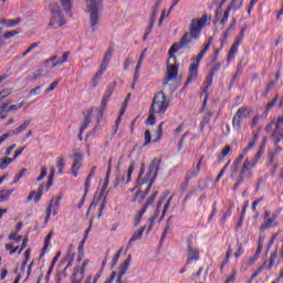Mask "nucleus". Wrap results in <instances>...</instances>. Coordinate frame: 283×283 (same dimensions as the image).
Instances as JSON below:
<instances>
[{
  "label": "nucleus",
  "mask_w": 283,
  "mask_h": 283,
  "mask_svg": "<svg viewBox=\"0 0 283 283\" xmlns=\"http://www.w3.org/2000/svg\"><path fill=\"white\" fill-rule=\"evenodd\" d=\"M213 17L209 13H205L201 18L192 19L188 27V32L184 33L179 42H175L168 50V63H167V80L164 81V85H167L172 78L178 77V59L176 53L180 52L187 45H190L193 41H200L202 36V30L208 25H211Z\"/></svg>",
  "instance_id": "1"
},
{
  "label": "nucleus",
  "mask_w": 283,
  "mask_h": 283,
  "mask_svg": "<svg viewBox=\"0 0 283 283\" xmlns=\"http://www.w3.org/2000/svg\"><path fill=\"white\" fill-rule=\"evenodd\" d=\"M158 171H160V160L158 159H153V161L149 165L148 172L145 176V164L142 165L138 178H137V185L136 187H143V185H148L146 190L143 191H137L135 193V197L133 199V202H139V205L147 198V193L151 191V185L156 182V178H158Z\"/></svg>",
  "instance_id": "2"
},
{
  "label": "nucleus",
  "mask_w": 283,
  "mask_h": 283,
  "mask_svg": "<svg viewBox=\"0 0 283 283\" xmlns=\"http://www.w3.org/2000/svg\"><path fill=\"white\" fill-rule=\"evenodd\" d=\"M87 12L90 13L91 30L94 32L101 21V10H103V0H86Z\"/></svg>",
  "instance_id": "3"
},
{
  "label": "nucleus",
  "mask_w": 283,
  "mask_h": 283,
  "mask_svg": "<svg viewBox=\"0 0 283 283\" xmlns=\"http://www.w3.org/2000/svg\"><path fill=\"white\" fill-rule=\"evenodd\" d=\"M168 108H169V101H167V95H165V92L163 91L157 92L153 98L149 113L158 114L159 116H163V114H165V112H167Z\"/></svg>",
  "instance_id": "4"
},
{
  "label": "nucleus",
  "mask_w": 283,
  "mask_h": 283,
  "mask_svg": "<svg viewBox=\"0 0 283 283\" xmlns=\"http://www.w3.org/2000/svg\"><path fill=\"white\" fill-rule=\"evenodd\" d=\"M61 200L63 197L61 195L53 197L46 206L44 224L50 222V218L59 214V209H61Z\"/></svg>",
  "instance_id": "5"
},
{
  "label": "nucleus",
  "mask_w": 283,
  "mask_h": 283,
  "mask_svg": "<svg viewBox=\"0 0 283 283\" xmlns=\"http://www.w3.org/2000/svg\"><path fill=\"white\" fill-rule=\"evenodd\" d=\"M50 12L52 14V19L49 25H57V28H62V25H65V20L63 19V11L60 10L59 4L51 3Z\"/></svg>",
  "instance_id": "6"
},
{
  "label": "nucleus",
  "mask_w": 283,
  "mask_h": 283,
  "mask_svg": "<svg viewBox=\"0 0 283 283\" xmlns=\"http://www.w3.org/2000/svg\"><path fill=\"white\" fill-rule=\"evenodd\" d=\"M90 265V260L85 259L81 265L74 268L71 275V283H83V277H85V269Z\"/></svg>",
  "instance_id": "7"
},
{
  "label": "nucleus",
  "mask_w": 283,
  "mask_h": 283,
  "mask_svg": "<svg viewBox=\"0 0 283 283\" xmlns=\"http://www.w3.org/2000/svg\"><path fill=\"white\" fill-rule=\"evenodd\" d=\"M282 216V210L276 209L272 212L271 217L265 220L263 224L260 226L259 231H269L271 228L280 227L279 218Z\"/></svg>",
  "instance_id": "8"
},
{
  "label": "nucleus",
  "mask_w": 283,
  "mask_h": 283,
  "mask_svg": "<svg viewBox=\"0 0 283 283\" xmlns=\"http://www.w3.org/2000/svg\"><path fill=\"white\" fill-rule=\"evenodd\" d=\"M187 261L185 263V266H189V264H193V262L200 261V250L196 248L191 243H187Z\"/></svg>",
  "instance_id": "9"
},
{
  "label": "nucleus",
  "mask_w": 283,
  "mask_h": 283,
  "mask_svg": "<svg viewBox=\"0 0 283 283\" xmlns=\"http://www.w3.org/2000/svg\"><path fill=\"white\" fill-rule=\"evenodd\" d=\"M247 118V106H241L232 118V127L237 129V132H241L242 122Z\"/></svg>",
  "instance_id": "10"
},
{
  "label": "nucleus",
  "mask_w": 283,
  "mask_h": 283,
  "mask_svg": "<svg viewBox=\"0 0 283 283\" xmlns=\"http://www.w3.org/2000/svg\"><path fill=\"white\" fill-rule=\"evenodd\" d=\"M132 264V254H128L127 259L124 261L123 264L118 268V273H116V280L123 282V275L129 271V266Z\"/></svg>",
  "instance_id": "11"
},
{
  "label": "nucleus",
  "mask_w": 283,
  "mask_h": 283,
  "mask_svg": "<svg viewBox=\"0 0 283 283\" xmlns=\"http://www.w3.org/2000/svg\"><path fill=\"white\" fill-rule=\"evenodd\" d=\"M249 171V159H245L243 163V167L237 178V182L234 184V191H238L240 185H242L247 178V172Z\"/></svg>",
  "instance_id": "12"
},
{
  "label": "nucleus",
  "mask_w": 283,
  "mask_h": 283,
  "mask_svg": "<svg viewBox=\"0 0 283 283\" xmlns=\"http://www.w3.org/2000/svg\"><path fill=\"white\" fill-rule=\"evenodd\" d=\"M75 258H76V252L74 251V244L71 243L66 250L65 261L67 262V264L64 271H67V269H72Z\"/></svg>",
  "instance_id": "13"
},
{
  "label": "nucleus",
  "mask_w": 283,
  "mask_h": 283,
  "mask_svg": "<svg viewBox=\"0 0 283 283\" xmlns=\"http://www.w3.org/2000/svg\"><path fill=\"white\" fill-rule=\"evenodd\" d=\"M211 43H213V38H209L207 44H205L201 52L196 56L193 65L200 66V62L205 59V54L209 52V48H211Z\"/></svg>",
  "instance_id": "14"
},
{
  "label": "nucleus",
  "mask_w": 283,
  "mask_h": 283,
  "mask_svg": "<svg viewBox=\"0 0 283 283\" xmlns=\"http://www.w3.org/2000/svg\"><path fill=\"white\" fill-rule=\"evenodd\" d=\"M240 45H242V38H235L228 53V61H232L235 54H238V50H240Z\"/></svg>",
  "instance_id": "15"
},
{
  "label": "nucleus",
  "mask_w": 283,
  "mask_h": 283,
  "mask_svg": "<svg viewBox=\"0 0 283 283\" xmlns=\"http://www.w3.org/2000/svg\"><path fill=\"white\" fill-rule=\"evenodd\" d=\"M200 66H198V64H190L189 69H188V78H187V83H193V81H198V69Z\"/></svg>",
  "instance_id": "16"
},
{
  "label": "nucleus",
  "mask_w": 283,
  "mask_h": 283,
  "mask_svg": "<svg viewBox=\"0 0 283 283\" xmlns=\"http://www.w3.org/2000/svg\"><path fill=\"white\" fill-rule=\"evenodd\" d=\"M43 185L39 186L38 191H31L28 196V201L34 200L35 205L41 201V198H43Z\"/></svg>",
  "instance_id": "17"
},
{
  "label": "nucleus",
  "mask_w": 283,
  "mask_h": 283,
  "mask_svg": "<svg viewBox=\"0 0 283 283\" xmlns=\"http://www.w3.org/2000/svg\"><path fill=\"white\" fill-rule=\"evenodd\" d=\"M93 109L87 111V115L85 116L82 127L80 129V140H83V138L81 137L83 135V132H85V129H87V127L90 126V123H92V114H93Z\"/></svg>",
  "instance_id": "18"
},
{
  "label": "nucleus",
  "mask_w": 283,
  "mask_h": 283,
  "mask_svg": "<svg viewBox=\"0 0 283 283\" xmlns=\"http://www.w3.org/2000/svg\"><path fill=\"white\" fill-rule=\"evenodd\" d=\"M145 229H147V227L143 226V227L139 229V231L135 232V233L130 237V239H129V241H128V245H127V248H126V251L129 250V247H132V243H133V242H136V240H142V239H143V233H145Z\"/></svg>",
  "instance_id": "19"
},
{
  "label": "nucleus",
  "mask_w": 283,
  "mask_h": 283,
  "mask_svg": "<svg viewBox=\"0 0 283 283\" xmlns=\"http://www.w3.org/2000/svg\"><path fill=\"white\" fill-rule=\"evenodd\" d=\"M214 112L213 111H208L203 115L201 122H200V129L201 132H205V127L211 123V118L213 117Z\"/></svg>",
  "instance_id": "20"
},
{
  "label": "nucleus",
  "mask_w": 283,
  "mask_h": 283,
  "mask_svg": "<svg viewBox=\"0 0 283 283\" xmlns=\"http://www.w3.org/2000/svg\"><path fill=\"white\" fill-rule=\"evenodd\" d=\"M28 127H30V120L29 119L24 120L15 129L11 130L10 133H6V134H10V136H19V134H21L22 132H25V129H28Z\"/></svg>",
  "instance_id": "21"
},
{
  "label": "nucleus",
  "mask_w": 283,
  "mask_h": 283,
  "mask_svg": "<svg viewBox=\"0 0 283 283\" xmlns=\"http://www.w3.org/2000/svg\"><path fill=\"white\" fill-rule=\"evenodd\" d=\"M111 175H112V159L108 160V167H107L106 177L104 179V185L102 187V193H105V191H107V187H109V176Z\"/></svg>",
  "instance_id": "22"
},
{
  "label": "nucleus",
  "mask_w": 283,
  "mask_h": 283,
  "mask_svg": "<svg viewBox=\"0 0 283 283\" xmlns=\"http://www.w3.org/2000/svg\"><path fill=\"white\" fill-rule=\"evenodd\" d=\"M21 23V18H17L13 20H0V25H4L6 28H15V25H19Z\"/></svg>",
  "instance_id": "23"
},
{
  "label": "nucleus",
  "mask_w": 283,
  "mask_h": 283,
  "mask_svg": "<svg viewBox=\"0 0 283 283\" xmlns=\"http://www.w3.org/2000/svg\"><path fill=\"white\" fill-rule=\"evenodd\" d=\"M159 6H160V2H155V4L153 6L151 15L148 22L149 25H154L156 23V15L158 14Z\"/></svg>",
  "instance_id": "24"
},
{
  "label": "nucleus",
  "mask_w": 283,
  "mask_h": 283,
  "mask_svg": "<svg viewBox=\"0 0 283 283\" xmlns=\"http://www.w3.org/2000/svg\"><path fill=\"white\" fill-rule=\"evenodd\" d=\"M53 235H54V232L50 231L49 234L45 237L44 247L42 248L41 255H45V253H48V247H50Z\"/></svg>",
  "instance_id": "25"
},
{
  "label": "nucleus",
  "mask_w": 283,
  "mask_h": 283,
  "mask_svg": "<svg viewBox=\"0 0 283 283\" xmlns=\"http://www.w3.org/2000/svg\"><path fill=\"white\" fill-rule=\"evenodd\" d=\"M55 169H57L59 176H63V169H65V159L63 157H57Z\"/></svg>",
  "instance_id": "26"
},
{
  "label": "nucleus",
  "mask_w": 283,
  "mask_h": 283,
  "mask_svg": "<svg viewBox=\"0 0 283 283\" xmlns=\"http://www.w3.org/2000/svg\"><path fill=\"white\" fill-rule=\"evenodd\" d=\"M242 6H244V0H232L228 8L234 12H238V10L242 9Z\"/></svg>",
  "instance_id": "27"
},
{
  "label": "nucleus",
  "mask_w": 283,
  "mask_h": 283,
  "mask_svg": "<svg viewBox=\"0 0 283 283\" xmlns=\"http://www.w3.org/2000/svg\"><path fill=\"white\" fill-rule=\"evenodd\" d=\"M14 190L3 189L0 191V202H8Z\"/></svg>",
  "instance_id": "28"
},
{
  "label": "nucleus",
  "mask_w": 283,
  "mask_h": 283,
  "mask_svg": "<svg viewBox=\"0 0 283 283\" xmlns=\"http://www.w3.org/2000/svg\"><path fill=\"white\" fill-rule=\"evenodd\" d=\"M158 216H159V212L158 211H155L154 214L151 216V218H149L147 220V233H149L151 231V229H154V223L158 220Z\"/></svg>",
  "instance_id": "29"
},
{
  "label": "nucleus",
  "mask_w": 283,
  "mask_h": 283,
  "mask_svg": "<svg viewBox=\"0 0 283 283\" xmlns=\"http://www.w3.org/2000/svg\"><path fill=\"white\" fill-rule=\"evenodd\" d=\"M277 253H279V250H277V248H275L273 253L270 255L269 265L268 266L265 265V269H268V271H271V269H273V266H275V260H277Z\"/></svg>",
  "instance_id": "30"
},
{
  "label": "nucleus",
  "mask_w": 283,
  "mask_h": 283,
  "mask_svg": "<svg viewBox=\"0 0 283 283\" xmlns=\"http://www.w3.org/2000/svg\"><path fill=\"white\" fill-rule=\"evenodd\" d=\"M147 213V210L145 208L140 209L134 217V227H138L140 224V221L143 220V216Z\"/></svg>",
  "instance_id": "31"
},
{
  "label": "nucleus",
  "mask_w": 283,
  "mask_h": 283,
  "mask_svg": "<svg viewBox=\"0 0 283 283\" xmlns=\"http://www.w3.org/2000/svg\"><path fill=\"white\" fill-rule=\"evenodd\" d=\"M237 23H238V20H235V18L232 19V21L229 24L228 29L223 33V41H228L229 40V32H231V30L235 29Z\"/></svg>",
  "instance_id": "32"
},
{
  "label": "nucleus",
  "mask_w": 283,
  "mask_h": 283,
  "mask_svg": "<svg viewBox=\"0 0 283 283\" xmlns=\"http://www.w3.org/2000/svg\"><path fill=\"white\" fill-rule=\"evenodd\" d=\"M124 250H125V247L119 248L117 253L113 256L112 262H111V269H114V266H116V264H118V260H120V255Z\"/></svg>",
  "instance_id": "33"
},
{
  "label": "nucleus",
  "mask_w": 283,
  "mask_h": 283,
  "mask_svg": "<svg viewBox=\"0 0 283 283\" xmlns=\"http://www.w3.org/2000/svg\"><path fill=\"white\" fill-rule=\"evenodd\" d=\"M213 77L214 76H211V74L209 73L207 76H206V80L203 82V92H207L209 90V87H211V85H213Z\"/></svg>",
  "instance_id": "34"
},
{
  "label": "nucleus",
  "mask_w": 283,
  "mask_h": 283,
  "mask_svg": "<svg viewBox=\"0 0 283 283\" xmlns=\"http://www.w3.org/2000/svg\"><path fill=\"white\" fill-rule=\"evenodd\" d=\"M266 149V137L263 138V143L260 145V148L254 158L259 159L262 158L264 150Z\"/></svg>",
  "instance_id": "35"
},
{
  "label": "nucleus",
  "mask_w": 283,
  "mask_h": 283,
  "mask_svg": "<svg viewBox=\"0 0 283 283\" xmlns=\"http://www.w3.org/2000/svg\"><path fill=\"white\" fill-rule=\"evenodd\" d=\"M269 263V261H264L262 265H260L256 271L254 273H252L250 280H255V277H258V275H260V273H262V271H264V269H266V264Z\"/></svg>",
  "instance_id": "36"
},
{
  "label": "nucleus",
  "mask_w": 283,
  "mask_h": 283,
  "mask_svg": "<svg viewBox=\"0 0 283 283\" xmlns=\"http://www.w3.org/2000/svg\"><path fill=\"white\" fill-rule=\"evenodd\" d=\"M244 156H247V153H244V150L239 155L238 159L234 160L233 164V174H235L237 169L240 167V163H242L244 160Z\"/></svg>",
  "instance_id": "37"
},
{
  "label": "nucleus",
  "mask_w": 283,
  "mask_h": 283,
  "mask_svg": "<svg viewBox=\"0 0 283 283\" xmlns=\"http://www.w3.org/2000/svg\"><path fill=\"white\" fill-rule=\"evenodd\" d=\"M255 143H258V134H254L252 142L243 149L244 154H249L255 147Z\"/></svg>",
  "instance_id": "38"
},
{
  "label": "nucleus",
  "mask_w": 283,
  "mask_h": 283,
  "mask_svg": "<svg viewBox=\"0 0 283 283\" xmlns=\"http://www.w3.org/2000/svg\"><path fill=\"white\" fill-rule=\"evenodd\" d=\"M12 158L10 157H3L0 159V169H8L9 165H12Z\"/></svg>",
  "instance_id": "39"
},
{
  "label": "nucleus",
  "mask_w": 283,
  "mask_h": 283,
  "mask_svg": "<svg viewBox=\"0 0 283 283\" xmlns=\"http://www.w3.org/2000/svg\"><path fill=\"white\" fill-rule=\"evenodd\" d=\"M84 244H85V241H82L80 243V245L77 247V262H82L83 260V256L85 255V251H84Z\"/></svg>",
  "instance_id": "40"
},
{
  "label": "nucleus",
  "mask_w": 283,
  "mask_h": 283,
  "mask_svg": "<svg viewBox=\"0 0 283 283\" xmlns=\"http://www.w3.org/2000/svg\"><path fill=\"white\" fill-rule=\"evenodd\" d=\"M231 253H232V250H231V247L228 249L227 253H226V259L223 260L222 264H221V273L224 271V268L227 266V264H229V260L231 258Z\"/></svg>",
  "instance_id": "41"
},
{
  "label": "nucleus",
  "mask_w": 283,
  "mask_h": 283,
  "mask_svg": "<svg viewBox=\"0 0 283 283\" xmlns=\"http://www.w3.org/2000/svg\"><path fill=\"white\" fill-rule=\"evenodd\" d=\"M83 161H74L72 165V175L74 178L78 177V169H81V165Z\"/></svg>",
  "instance_id": "42"
},
{
  "label": "nucleus",
  "mask_w": 283,
  "mask_h": 283,
  "mask_svg": "<svg viewBox=\"0 0 283 283\" xmlns=\"http://www.w3.org/2000/svg\"><path fill=\"white\" fill-rule=\"evenodd\" d=\"M156 196H158V192H153L151 196L148 198V200L146 201V205H144V209H149V207H151V205H154L155 200H156Z\"/></svg>",
  "instance_id": "43"
},
{
  "label": "nucleus",
  "mask_w": 283,
  "mask_h": 283,
  "mask_svg": "<svg viewBox=\"0 0 283 283\" xmlns=\"http://www.w3.org/2000/svg\"><path fill=\"white\" fill-rule=\"evenodd\" d=\"M23 105H25V101H22L19 104L10 105L7 109V114H10V112H17V109H21V107H23Z\"/></svg>",
  "instance_id": "44"
},
{
  "label": "nucleus",
  "mask_w": 283,
  "mask_h": 283,
  "mask_svg": "<svg viewBox=\"0 0 283 283\" xmlns=\"http://www.w3.org/2000/svg\"><path fill=\"white\" fill-rule=\"evenodd\" d=\"M198 174H200V172H198V170H196V169L187 171L186 177H185L186 182H189V180H193V178H196L198 176Z\"/></svg>",
  "instance_id": "45"
},
{
  "label": "nucleus",
  "mask_w": 283,
  "mask_h": 283,
  "mask_svg": "<svg viewBox=\"0 0 283 283\" xmlns=\"http://www.w3.org/2000/svg\"><path fill=\"white\" fill-rule=\"evenodd\" d=\"M220 70H222V63L218 62V63H216V64L211 67L209 74H210L211 76H216V74H218V72H220Z\"/></svg>",
  "instance_id": "46"
},
{
  "label": "nucleus",
  "mask_w": 283,
  "mask_h": 283,
  "mask_svg": "<svg viewBox=\"0 0 283 283\" xmlns=\"http://www.w3.org/2000/svg\"><path fill=\"white\" fill-rule=\"evenodd\" d=\"M113 56H114V50L107 49L105 54H104L103 61L106 62V63H111Z\"/></svg>",
  "instance_id": "47"
},
{
  "label": "nucleus",
  "mask_w": 283,
  "mask_h": 283,
  "mask_svg": "<svg viewBox=\"0 0 283 283\" xmlns=\"http://www.w3.org/2000/svg\"><path fill=\"white\" fill-rule=\"evenodd\" d=\"M280 101V95H276L270 103H268V106L265 108V112L269 113L273 107H275V104Z\"/></svg>",
  "instance_id": "48"
},
{
  "label": "nucleus",
  "mask_w": 283,
  "mask_h": 283,
  "mask_svg": "<svg viewBox=\"0 0 283 283\" xmlns=\"http://www.w3.org/2000/svg\"><path fill=\"white\" fill-rule=\"evenodd\" d=\"M61 83V80H57L55 82H52L50 87L45 88L44 93L45 94H50V92H54L57 87H59V84Z\"/></svg>",
  "instance_id": "49"
},
{
  "label": "nucleus",
  "mask_w": 283,
  "mask_h": 283,
  "mask_svg": "<svg viewBox=\"0 0 283 283\" xmlns=\"http://www.w3.org/2000/svg\"><path fill=\"white\" fill-rule=\"evenodd\" d=\"M25 174H28V169L24 168L18 175L14 176L12 185H17V182H19V180H21V178H23Z\"/></svg>",
  "instance_id": "50"
},
{
  "label": "nucleus",
  "mask_w": 283,
  "mask_h": 283,
  "mask_svg": "<svg viewBox=\"0 0 283 283\" xmlns=\"http://www.w3.org/2000/svg\"><path fill=\"white\" fill-rule=\"evenodd\" d=\"M108 102H109V97H103L102 103H101V109H99L101 118H103V112H105Z\"/></svg>",
  "instance_id": "51"
},
{
  "label": "nucleus",
  "mask_w": 283,
  "mask_h": 283,
  "mask_svg": "<svg viewBox=\"0 0 283 283\" xmlns=\"http://www.w3.org/2000/svg\"><path fill=\"white\" fill-rule=\"evenodd\" d=\"M229 14H231V8L228 7L223 13L221 21H220V25H224L227 23V21H229Z\"/></svg>",
  "instance_id": "52"
},
{
  "label": "nucleus",
  "mask_w": 283,
  "mask_h": 283,
  "mask_svg": "<svg viewBox=\"0 0 283 283\" xmlns=\"http://www.w3.org/2000/svg\"><path fill=\"white\" fill-rule=\"evenodd\" d=\"M61 3L65 12H70V10H72V0H61Z\"/></svg>",
  "instance_id": "53"
},
{
  "label": "nucleus",
  "mask_w": 283,
  "mask_h": 283,
  "mask_svg": "<svg viewBox=\"0 0 283 283\" xmlns=\"http://www.w3.org/2000/svg\"><path fill=\"white\" fill-rule=\"evenodd\" d=\"M90 187H92V177H86V180L84 182V193L87 196L90 193Z\"/></svg>",
  "instance_id": "54"
},
{
  "label": "nucleus",
  "mask_w": 283,
  "mask_h": 283,
  "mask_svg": "<svg viewBox=\"0 0 283 283\" xmlns=\"http://www.w3.org/2000/svg\"><path fill=\"white\" fill-rule=\"evenodd\" d=\"M280 233H282L281 231L275 232L272 234L270 242L268 243V251H271V248L273 247V244H275V240H277V235H280Z\"/></svg>",
  "instance_id": "55"
},
{
  "label": "nucleus",
  "mask_w": 283,
  "mask_h": 283,
  "mask_svg": "<svg viewBox=\"0 0 283 283\" xmlns=\"http://www.w3.org/2000/svg\"><path fill=\"white\" fill-rule=\"evenodd\" d=\"M165 126V122H161L156 130V135H157V139L155 140L156 143H158V140H160V138H163V127Z\"/></svg>",
  "instance_id": "56"
},
{
  "label": "nucleus",
  "mask_w": 283,
  "mask_h": 283,
  "mask_svg": "<svg viewBox=\"0 0 283 283\" xmlns=\"http://www.w3.org/2000/svg\"><path fill=\"white\" fill-rule=\"evenodd\" d=\"M132 174H134V164H130L127 170L126 185L132 182Z\"/></svg>",
  "instance_id": "57"
},
{
  "label": "nucleus",
  "mask_w": 283,
  "mask_h": 283,
  "mask_svg": "<svg viewBox=\"0 0 283 283\" xmlns=\"http://www.w3.org/2000/svg\"><path fill=\"white\" fill-rule=\"evenodd\" d=\"M144 147H147V145H149L151 143V132L146 130L144 134Z\"/></svg>",
  "instance_id": "58"
},
{
  "label": "nucleus",
  "mask_w": 283,
  "mask_h": 283,
  "mask_svg": "<svg viewBox=\"0 0 283 283\" xmlns=\"http://www.w3.org/2000/svg\"><path fill=\"white\" fill-rule=\"evenodd\" d=\"M45 176H48V168H45V166H42L40 176L36 178V182H41L43 178H45Z\"/></svg>",
  "instance_id": "59"
},
{
  "label": "nucleus",
  "mask_w": 283,
  "mask_h": 283,
  "mask_svg": "<svg viewBox=\"0 0 283 283\" xmlns=\"http://www.w3.org/2000/svg\"><path fill=\"white\" fill-rule=\"evenodd\" d=\"M17 34H20L19 30L8 31L7 33L3 34V39H12V36H17Z\"/></svg>",
  "instance_id": "60"
},
{
  "label": "nucleus",
  "mask_w": 283,
  "mask_h": 283,
  "mask_svg": "<svg viewBox=\"0 0 283 283\" xmlns=\"http://www.w3.org/2000/svg\"><path fill=\"white\" fill-rule=\"evenodd\" d=\"M9 94H12V88H3L0 92V101H3V98H8Z\"/></svg>",
  "instance_id": "61"
},
{
  "label": "nucleus",
  "mask_w": 283,
  "mask_h": 283,
  "mask_svg": "<svg viewBox=\"0 0 283 283\" xmlns=\"http://www.w3.org/2000/svg\"><path fill=\"white\" fill-rule=\"evenodd\" d=\"M244 70V66L242 65V60L237 65V74L232 77V81H235L238 78V74H242Z\"/></svg>",
  "instance_id": "62"
},
{
  "label": "nucleus",
  "mask_w": 283,
  "mask_h": 283,
  "mask_svg": "<svg viewBox=\"0 0 283 283\" xmlns=\"http://www.w3.org/2000/svg\"><path fill=\"white\" fill-rule=\"evenodd\" d=\"M43 75V69H38L35 72L32 73V81H36L38 78H41Z\"/></svg>",
  "instance_id": "63"
},
{
  "label": "nucleus",
  "mask_w": 283,
  "mask_h": 283,
  "mask_svg": "<svg viewBox=\"0 0 283 283\" xmlns=\"http://www.w3.org/2000/svg\"><path fill=\"white\" fill-rule=\"evenodd\" d=\"M238 275V272L235 270H232L230 276L227 279L226 283H233L235 282V277Z\"/></svg>",
  "instance_id": "64"
}]
</instances>
